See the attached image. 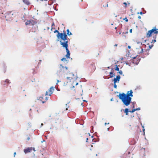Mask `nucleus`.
Segmentation results:
<instances>
[{
	"label": "nucleus",
	"instance_id": "nucleus-43",
	"mask_svg": "<svg viewBox=\"0 0 158 158\" xmlns=\"http://www.w3.org/2000/svg\"><path fill=\"white\" fill-rule=\"evenodd\" d=\"M143 131H144H144H145V129H144V128H143Z\"/></svg>",
	"mask_w": 158,
	"mask_h": 158
},
{
	"label": "nucleus",
	"instance_id": "nucleus-10",
	"mask_svg": "<svg viewBox=\"0 0 158 158\" xmlns=\"http://www.w3.org/2000/svg\"><path fill=\"white\" fill-rule=\"evenodd\" d=\"M25 24L26 25H33V24L32 23V22H31V21L30 20L27 21L25 23Z\"/></svg>",
	"mask_w": 158,
	"mask_h": 158
},
{
	"label": "nucleus",
	"instance_id": "nucleus-51",
	"mask_svg": "<svg viewBox=\"0 0 158 158\" xmlns=\"http://www.w3.org/2000/svg\"><path fill=\"white\" fill-rule=\"evenodd\" d=\"M115 46H117V44H116L115 45Z\"/></svg>",
	"mask_w": 158,
	"mask_h": 158
},
{
	"label": "nucleus",
	"instance_id": "nucleus-28",
	"mask_svg": "<svg viewBox=\"0 0 158 158\" xmlns=\"http://www.w3.org/2000/svg\"><path fill=\"white\" fill-rule=\"evenodd\" d=\"M60 81H59V80H57V82L56 83V84H57L59 82H60Z\"/></svg>",
	"mask_w": 158,
	"mask_h": 158
},
{
	"label": "nucleus",
	"instance_id": "nucleus-5",
	"mask_svg": "<svg viewBox=\"0 0 158 158\" xmlns=\"http://www.w3.org/2000/svg\"><path fill=\"white\" fill-rule=\"evenodd\" d=\"M120 79V77L119 75L117 76L116 77L114 78L113 81L114 83V87L115 89L117 88V86L116 85V83H119Z\"/></svg>",
	"mask_w": 158,
	"mask_h": 158
},
{
	"label": "nucleus",
	"instance_id": "nucleus-58",
	"mask_svg": "<svg viewBox=\"0 0 158 158\" xmlns=\"http://www.w3.org/2000/svg\"><path fill=\"white\" fill-rule=\"evenodd\" d=\"M74 86H73V88H74Z\"/></svg>",
	"mask_w": 158,
	"mask_h": 158
},
{
	"label": "nucleus",
	"instance_id": "nucleus-57",
	"mask_svg": "<svg viewBox=\"0 0 158 158\" xmlns=\"http://www.w3.org/2000/svg\"><path fill=\"white\" fill-rule=\"evenodd\" d=\"M121 33L120 32L119 33V34H121Z\"/></svg>",
	"mask_w": 158,
	"mask_h": 158
},
{
	"label": "nucleus",
	"instance_id": "nucleus-47",
	"mask_svg": "<svg viewBox=\"0 0 158 158\" xmlns=\"http://www.w3.org/2000/svg\"><path fill=\"white\" fill-rule=\"evenodd\" d=\"M88 134L89 135V136L90 135V134L89 133H88Z\"/></svg>",
	"mask_w": 158,
	"mask_h": 158
},
{
	"label": "nucleus",
	"instance_id": "nucleus-37",
	"mask_svg": "<svg viewBox=\"0 0 158 158\" xmlns=\"http://www.w3.org/2000/svg\"><path fill=\"white\" fill-rule=\"evenodd\" d=\"M109 124V123H105V125H106V124Z\"/></svg>",
	"mask_w": 158,
	"mask_h": 158
},
{
	"label": "nucleus",
	"instance_id": "nucleus-39",
	"mask_svg": "<svg viewBox=\"0 0 158 158\" xmlns=\"http://www.w3.org/2000/svg\"><path fill=\"white\" fill-rule=\"evenodd\" d=\"M113 98H111V99H110V101H113Z\"/></svg>",
	"mask_w": 158,
	"mask_h": 158
},
{
	"label": "nucleus",
	"instance_id": "nucleus-56",
	"mask_svg": "<svg viewBox=\"0 0 158 158\" xmlns=\"http://www.w3.org/2000/svg\"><path fill=\"white\" fill-rule=\"evenodd\" d=\"M107 68H108V69H109V68H110V67H107Z\"/></svg>",
	"mask_w": 158,
	"mask_h": 158
},
{
	"label": "nucleus",
	"instance_id": "nucleus-49",
	"mask_svg": "<svg viewBox=\"0 0 158 158\" xmlns=\"http://www.w3.org/2000/svg\"><path fill=\"white\" fill-rule=\"evenodd\" d=\"M128 32H127L125 33L126 34H128Z\"/></svg>",
	"mask_w": 158,
	"mask_h": 158
},
{
	"label": "nucleus",
	"instance_id": "nucleus-3",
	"mask_svg": "<svg viewBox=\"0 0 158 158\" xmlns=\"http://www.w3.org/2000/svg\"><path fill=\"white\" fill-rule=\"evenodd\" d=\"M68 69V67L66 66L64 67L62 64H60L59 66V70L56 72V74L59 77H60L64 73H65Z\"/></svg>",
	"mask_w": 158,
	"mask_h": 158
},
{
	"label": "nucleus",
	"instance_id": "nucleus-9",
	"mask_svg": "<svg viewBox=\"0 0 158 158\" xmlns=\"http://www.w3.org/2000/svg\"><path fill=\"white\" fill-rule=\"evenodd\" d=\"M152 31V29L150 30L149 31H148V32L147 34V36L148 37H150L151 36L152 34V33H153Z\"/></svg>",
	"mask_w": 158,
	"mask_h": 158
},
{
	"label": "nucleus",
	"instance_id": "nucleus-12",
	"mask_svg": "<svg viewBox=\"0 0 158 158\" xmlns=\"http://www.w3.org/2000/svg\"><path fill=\"white\" fill-rule=\"evenodd\" d=\"M110 78H112L115 76V74L112 72H110Z\"/></svg>",
	"mask_w": 158,
	"mask_h": 158
},
{
	"label": "nucleus",
	"instance_id": "nucleus-34",
	"mask_svg": "<svg viewBox=\"0 0 158 158\" xmlns=\"http://www.w3.org/2000/svg\"><path fill=\"white\" fill-rule=\"evenodd\" d=\"M138 18L139 19H140L141 18V17L140 16H139L138 17Z\"/></svg>",
	"mask_w": 158,
	"mask_h": 158
},
{
	"label": "nucleus",
	"instance_id": "nucleus-30",
	"mask_svg": "<svg viewBox=\"0 0 158 158\" xmlns=\"http://www.w3.org/2000/svg\"><path fill=\"white\" fill-rule=\"evenodd\" d=\"M27 139L28 140H29L30 139V138L29 137H28L27 138Z\"/></svg>",
	"mask_w": 158,
	"mask_h": 158
},
{
	"label": "nucleus",
	"instance_id": "nucleus-42",
	"mask_svg": "<svg viewBox=\"0 0 158 158\" xmlns=\"http://www.w3.org/2000/svg\"><path fill=\"white\" fill-rule=\"evenodd\" d=\"M54 25V24L53 23L52 25V26Z\"/></svg>",
	"mask_w": 158,
	"mask_h": 158
},
{
	"label": "nucleus",
	"instance_id": "nucleus-20",
	"mask_svg": "<svg viewBox=\"0 0 158 158\" xmlns=\"http://www.w3.org/2000/svg\"><path fill=\"white\" fill-rule=\"evenodd\" d=\"M118 73L120 74H123V72L121 70H120V71H119V72H118Z\"/></svg>",
	"mask_w": 158,
	"mask_h": 158
},
{
	"label": "nucleus",
	"instance_id": "nucleus-48",
	"mask_svg": "<svg viewBox=\"0 0 158 158\" xmlns=\"http://www.w3.org/2000/svg\"><path fill=\"white\" fill-rule=\"evenodd\" d=\"M78 85V83H77L76 84V85Z\"/></svg>",
	"mask_w": 158,
	"mask_h": 158
},
{
	"label": "nucleus",
	"instance_id": "nucleus-4",
	"mask_svg": "<svg viewBox=\"0 0 158 158\" xmlns=\"http://www.w3.org/2000/svg\"><path fill=\"white\" fill-rule=\"evenodd\" d=\"M13 13L11 11H9L7 12L5 14V17L6 20L10 21L12 19Z\"/></svg>",
	"mask_w": 158,
	"mask_h": 158
},
{
	"label": "nucleus",
	"instance_id": "nucleus-24",
	"mask_svg": "<svg viewBox=\"0 0 158 158\" xmlns=\"http://www.w3.org/2000/svg\"><path fill=\"white\" fill-rule=\"evenodd\" d=\"M61 60L62 61H63L66 60V59L65 58H63L61 59Z\"/></svg>",
	"mask_w": 158,
	"mask_h": 158
},
{
	"label": "nucleus",
	"instance_id": "nucleus-32",
	"mask_svg": "<svg viewBox=\"0 0 158 158\" xmlns=\"http://www.w3.org/2000/svg\"><path fill=\"white\" fill-rule=\"evenodd\" d=\"M139 13L140 15H142L143 14V13L142 12H140L139 13H138V14H139Z\"/></svg>",
	"mask_w": 158,
	"mask_h": 158
},
{
	"label": "nucleus",
	"instance_id": "nucleus-21",
	"mask_svg": "<svg viewBox=\"0 0 158 158\" xmlns=\"http://www.w3.org/2000/svg\"><path fill=\"white\" fill-rule=\"evenodd\" d=\"M5 82L9 83V81L8 80L6 79L5 81Z\"/></svg>",
	"mask_w": 158,
	"mask_h": 158
},
{
	"label": "nucleus",
	"instance_id": "nucleus-8",
	"mask_svg": "<svg viewBox=\"0 0 158 158\" xmlns=\"http://www.w3.org/2000/svg\"><path fill=\"white\" fill-rule=\"evenodd\" d=\"M32 148H28L27 149L24 150V152L26 153H27L31 152L32 150Z\"/></svg>",
	"mask_w": 158,
	"mask_h": 158
},
{
	"label": "nucleus",
	"instance_id": "nucleus-59",
	"mask_svg": "<svg viewBox=\"0 0 158 158\" xmlns=\"http://www.w3.org/2000/svg\"><path fill=\"white\" fill-rule=\"evenodd\" d=\"M93 136H92V137H92V138H93Z\"/></svg>",
	"mask_w": 158,
	"mask_h": 158
},
{
	"label": "nucleus",
	"instance_id": "nucleus-13",
	"mask_svg": "<svg viewBox=\"0 0 158 158\" xmlns=\"http://www.w3.org/2000/svg\"><path fill=\"white\" fill-rule=\"evenodd\" d=\"M23 2L27 5H29V2L28 0H23Z\"/></svg>",
	"mask_w": 158,
	"mask_h": 158
},
{
	"label": "nucleus",
	"instance_id": "nucleus-40",
	"mask_svg": "<svg viewBox=\"0 0 158 158\" xmlns=\"http://www.w3.org/2000/svg\"><path fill=\"white\" fill-rule=\"evenodd\" d=\"M88 138H86V142H88Z\"/></svg>",
	"mask_w": 158,
	"mask_h": 158
},
{
	"label": "nucleus",
	"instance_id": "nucleus-29",
	"mask_svg": "<svg viewBox=\"0 0 158 158\" xmlns=\"http://www.w3.org/2000/svg\"><path fill=\"white\" fill-rule=\"evenodd\" d=\"M129 31H130V33H132V29H131Z\"/></svg>",
	"mask_w": 158,
	"mask_h": 158
},
{
	"label": "nucleus",
	"instance_id": "nucleus-54",
	"mask_svg": "<svg viewBox=\"0 0 158 158\" xmlns=\"http://www.w3.org/2000/svg\"><path fill=\"white\" fill-rule=\"evenodd\" d=\"M52 29H53L52 27L51 28V30H52Z\"/></svg>",
	"mask_w": 158,
	"mask_h": 158
},
{
	"label": "nucleus",
	"instance_id": "nucleus-19",
	"mask_svg": "<svg viewBox=\"0 0 158 158\" xmlns=\"http://www.w3.org/2000/svg\"><path fill=\"white\" fill-rule=\"evenodd\" d=\"M135 111V109H133L131 111H130L131 113H133Z\"/></svg>",
	"mask_w": 158,
	"mask_h": 158
},
{
	"label": "nucleus",
	"instance_id": "nucleus-7",
	"mask_svg": "<svg viewBox=\"0 0 158 158\" xmlns=\"http://www.w3.org/2000/svg\"><path fill=\"white\" fill-rule=\"evenodd\" d=\"M62 47H63V48H65V49H66V52H67V54L65 56L67 58H69L70 54V53H69V49L68 48V44H67V45H66V44L64 46V45L63 46H62Z\"/></svg>",
	"mask_w": 158,
	"mask_h": 158
},
{
	"label": "nucleus",
	"instance_id": "nucleus-36",
	"mask_svg": "<svg viewBox=\"0 0 158 158\" xmlns=\"http://www.w3.org/2000/svg\"><path fill=\"white\" fill-rule=\"evenodd\" d=\"M128 48L129 49H130L131 48V47L130 46H128Z\"/></svg>",
	"mask_w": 158,
	"mask_h": 158
},
{
	"label": "nucleus",
	"instance_id": "nucleus-35",
	"mask_svg": "<svg viewBox=\"0 0 158 158\" xmlns=\"http://www.w3.org/2000/svg\"><path fill=\"white\" fill-rule=\"evenodd\" d=\"M123 4H124L126 6L127 5V4L126 2H124Z\"/></svg>",
	"mask_w": 158,
	"mask_h": 158
},
{
	"label": "nucleus",
	"instance_id": "nucleus-23",
	"mask_svg": "<svg viewBox=\"0 0 158 158\" xmlns=\"http://www.w3.org/2000/svg\"><path fill=\"white\" fill-rule=\"evenodd\" d=\"M135 109V111L139 110L140 109V108H139V107L138 108H137L136 109Z\"/></svg>",
	"mask_w": 158,
	"mask_h": 158
},
{
	"label": "nucleus",
	"instance_id": "nucleus-52",
	"mask_svg": "<svg viewBox=\"0 0 158 158\" xmlns=\"http://www.w3.org/2000/svg\"><path fill=\"white\" fill-rule=\"evenodd\" d=\"M72 75L73 76H74V74L73 73H72Z\"/></svg>",
	"mask_w": 158,
	"mask_h": 158
},
{
	"label": "nucleus",
	"instance_id": "nucleus-14",
	"mask_svg": "<svg viewBox=\"0 0 158 158\" xmlns=\"http://www.w3.org/2000/svg\"><path fill=\"white\" fill-rule=\"evenodd\" d=\"M66 31L67 32V34L68 35H70L72 34L71 32H70L69 29H67Z\"/></svg>",
	"mask_w": 158,
	"mask_h": 158
},
{
	"label": "nucleus",
	"instance_id": "nucleus-55",
	"mask_svg": "<svg viewBox=\"0 0 158 158\" xmlns=\"http://www.w3.org/2000/svg\"><path fill=\"white\" fill-rule=\"evenodd\" d=\"M106 6L108 7V4H107L106 5Z\"/></svg>",
	"mask_w": 158,
	"mask_h": 158
},
{
	"label": "nucleus",
	"instance_id": "nucleus-62",
	"mask_svg": "<svg viewBox=\"0 0 158 158\" xmlns=\"http://www.w3.org/2000/svg\"><path fill=\"white\" fill-rule=\"evenodd\" d=\"M48 29H49V27H48Z\"/></svg>",
	"mask_w": 158,
	"mask_h": 158
},
{
	"label": "nucleus",
	"instance_id": "nucleus-22",
	"mask_svg": "<svg viewBox=\"0 0 158 158\" xmlns=\"http://www.w3.org/2000/svg\"><path fill=\"white\" fill-rule=\"evenodd\" d=\"M57 32V34L60 33L57 30H56L54 31V33Z\"/></svg>",
	"mask_w": 158,
	"mask_h": 158
},
{
	"label": "nucleus",
	"instance_id": "nucleus-16",
	"mask_svg": "<svg viewBox=\"0 0 158 158\" xmlns=\"http://www.w3.org/2000/svg\"><path fill=\"white\" fill-rule=\"evenodd\" d=\"M116 68L115 69V70L117 71H119V68L118 67L117 65H116Z\"/></svg>",
	"mask_w": 158,
	"mask_h": 158
},
{
	"label": "nucleus",
	"instance_id": "nucleus-53",
	"mask_svg": "<svg viewBox=\"0 0 158 158\" xmlns=\"http://www.w3.org/2000/svg\"><path fill=\"white\" fill-rule=\"evenodd\" d=\"M142 127H143V128H144V126H142Z\"/></svg>",
	"mask_w": 158,
	"mask_h": 158
},
{
	"label": "nucleus",
	"instance_id": "nucleus-33",
	"mask_svg": "<svg viewBox=\"0 0 158 158\" xmlns=\"http://www.w3.org/2000/svg\"><path fill=\"white\" fill-rule=\"evenodd\" d=\"M16 155V152H15L14 153V157Z\"/></svg>",
	"mask_w": 158,
	"mask_h": 158
},
{
	"label": "nucleus",
	"instance_id": "nucleus-63",
	"mask_svg": "<svg viewBox=\"0 0 158 158\" xmlns=\"http://www.w3.org/2000/svg\"><path fill=\"white\" fill-rule=\"evenodd\" d=\"M67 110V108H66V110Z\"/></svg>",
	"mask_w": 158,
	"mask_h": 158
},
{
	"label": "nucleus",
	"instance_id": "nucleus-2",
	"mask_svg": "<svg viewBox=\"0 0 158 158\" xmlns=\"http://www.w3.org/2000/svg\"><path fill=\"white\" fill-rule=\"evenodd\" d=\"M57 41H60V45L63 46L65 45H67L68 41L67 39V35L65 33H60L57 34L56 35Z\"/></svg>",
	"mask_w": 158,
	"mask_h": 158
},
{
	"label": "nucleus",
	"instance_id": "nucleus-27",
	"mask_svg": "<svg viewBox=\"0 0 158 158\" xmlns=\"http://www.w3.org/2000/svg\"><path fill=\"white\" fill-rule=\"evenodd\" d=\"M153 47V45H152V46H149V48H150V49H151Z\"/></svg>",
	"mask_w": 158,
	"mask_h": 158
},
{
	"label": "nucleus",
	"instance_id": "nucleus-44",
	"mask_svg": "<svg viewBox=\"0 0 158 158\" xmlns=\"http://www.w3.org/2000/svg\"><path fill=\"white\" fill-rule=\"evenodd\" d=\"M46 100H47L48 99V98H47V97H46Z\"/></svg>",
	"mask_w": 158,
	"mask_h": 158
},
{
	"label": "nucleus",
	"instance_id": "nucleus-25",
	"mask_svg": "<svg viewBox=\"0 0 158 158\" xmlns=\"http://www.w3.org/2000/svg\"><path fill=\"white\" fill-rule=\"evenodd\" d=\"M67 78L68 79H70V80H71L72 79V78H71V77H67Z\"/></svg>",
	"mask_w": 158,
	"mask_h": 158
},
{
	"label": "nucleus",
	"instance_id": "nucleus-61",
	"mask_svg": "<svg viewBox=\"0 0 158 158\" xmlns=\"http://www.w3.org/2000/svg\"><path fill=\"white\" fill-rule=\"evenodd\" d=\"M43 102V103H44V102Z\"/></svg>",
	"mask_w": 158,
	"mask_h": 158
},
{
	"label": "nucleus",
	"instance_id": "nucleus-15",
	"mask_svg": "<svg viewBox=\"0 0 158 158\" xmlns=\"http://www.w3.org/2000/svg\"><path fill=\"white\" fill-rule=\"evenodd\" d=\"M128 109L127 108H126L124 112L126 113V115H127L128 114Z\"/></svg>",
	"mask_w": 158,
	"mask_h": 158
},
{
	"label": "nucleus",
	"instance_id": "nucleus-46",
	"mask_svg": "<svg viewBox=\"0 0 158 158\" xmlns=\"http://www.w3.org/2000/svg\"><path fill=\"white\" fill-rule=\"evenodd\" d=\"M44 141H45V140H44L43 141H41V143H43V142H44Z\"/></svg>",
	"mask_w": 158,
	"mask_h": 158
},
{
	"label": "nucleus",
	"instance_id": "nucleus-31",
	"mask_svg": "<svg viewBox=\"0 0 158 158\" xmlns=\"http://www.w3.org/2000/svg\"><path fill=\"white\" fill-rule=\"evenodd\" d=\"M28 125L29 126H31V123H28Z\"/></svg>",
	"mask_w": 158,
	"mask_h": 158
},
{
	"label": "nucleus",
	"instance_id": "nucleus-45",
	"mask_svg": "<svg viewBox=\"0 0 158 158\" xmlns=\"http://www.w3.org/2000/svg\"><path fill=\"white\" fill-rule=\"evenodd\" d=\"M83 102H87V101H86V100H83Z\"/></svg>",
	"mask_w": 158,
	"mask_h": 158
},
{
	"label": "nucleus",
	"instance_id": "nucleus-60",
	"mask_svg": "<svg viewBox=\"0 0 158 158\" xmlns=\"http://www.w3.org/2000/svg\"><path fill=\"white\" fill-rule=\"evenodd\" d=\"M115 29H116L117 27H115Z\"/></svg>",
	"mask_w": 158,
	"mask_h": 158
},
{
	"label": "nucleus",
	"instance_id": "nucleus-26",
	"mask_svg": "<svg viewBox=\"0 0 158 158\" xmlns=\"http://www.w3.org/2000/svg\"><path fill=\"white\" fill-rule=\"evenodd\" d=\"M156 40H152V42H153V43H155V42H156Z\"/></svg>",
	"mask_w": 158,
	"mask_h": 158
},
{
	"label": "nucleus",
	"instance_id": "nucleus-41",
	"mask_svg": "<svg viewBox=\"0 0 158 158\" xmlns=\"http://www.w3.org/2000/svg\"><path fill=\"white\" fill-rule=\"evenodd\" d=\"M33 150L34 151H35V148H33Z\"/></svg>",
	"mask_w": 158,
	"mask_h": 158
},
{
	"label": "nucleus",
	"instance_id": "nucleus-50",
	"mask_svg": "<svg viewBox=\"0 0 158 158\" xmlns=\"http://www.w3.org/2000/svg\"><path fill=\"white\" fill-rule=\"evenodd\" d=\"M43 123H41V126H43Z\"/></svg>",
	"mask_w": 158,
	"mask_h": 158
},
{
	"label": "nucleus",
	"instance_id": "nucleus-18",
	"mask_svg": "<svg viewBox=\"0 0 158 158\" xmlns=\"http://www.w3.org/2000/svg\"><path fill=\"white\" fill-rule=\"evenodd\" d=\"M123 20H125L126 22H127L128 21V20L127 19V18L126 17L123 19Z\"/></svg>",
	"mask_w": 158,
	"mask_h": 158
},
{
	"label": "nucleus",
	"instance_id": "nucleus-1",
	"mask_svg": "<svg viewBox=\"0 0 158 158\" xmlns=\"http://www.w3.org/2000/svg\"><path fill=\"white\" fill-rule=\"evenodd\" d=\"M133 91L132 90L127 91L126 94L124 93L119 94L118 95L119 98L121 100L124 105L128 106L130 103L131 97H132Z\"/></svg>",
	"mask_w": 158,
	"mask_h": 158
},
{
	"label": "nucleus",
	"instance_id": "nucleus-6",
	"mask_svg": "<svg viewBox=\"0 0 158 158\" xmlns=\"http://www.w3.org/2000/svg\"><path fill=\"white\" fill-rule=\"evenodd\" d=\"M54 90V87H51L49 89L48 92L46 91L45 95L51 96L53 93Z\"/></svg>",
	"mask_w": 158,
	"mask_h": 158
},
{
	"label": "nucleus",
	"instance_id": "nucleus-11",
	"mask_svg": "<svg viewBox=\"0 0 158 158\" xmlns=\"http://www.w3.org/2000/svg\"><path fill=\"white\" fill-rule=\"evenodd\" d=\"M152 30L153 33V32L154 33L157 34L158 33V31H157L155 27V28H153L152 29Z\"/></svg>",
	"mask_w": 158,
	"mask_h": 158
},
{
	"label": "nucleus",
	"instance_id": "nucleus-17",
	"mask_svg": "<svg viewBox=\"0 0 158 158\" xmlns=\"http://www.w3.org/2000/svg\"><path fill=\"white\" fill-rule=\"evenodd\" d=\"M124 32H123L122 33V36L123 37V38L126 39V35H124Z\"/></svg>",
	"mask_w": 158,
	"mask_h": 158
},
{
	"label": "nucleus",
	"instance_id": "nucleus-38",
	"mask_svg": "<svg viewBox=\"0 0 158 158\" xmlns=\"http://www.w3.org/2000/svg\"><path fill=\"white\" fill-rule=\"evenodd\" d=\"M133 107L134 108V102H133Z\"/></svg>",
	"mask_w": 158,
	"mask_h": 158
}]
</instances>
